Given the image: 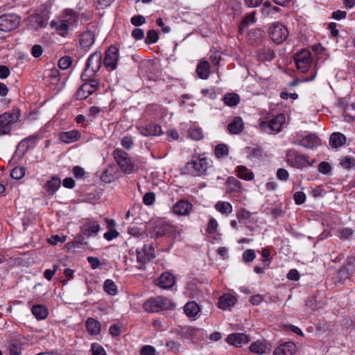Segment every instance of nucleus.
I'll list each match as a JSON object with an SVG mask.
<instances>
[{
    "label": "nucleus",
    "mask_w": 355,
    "mask_h": 355,
    "mask_svg": "<svg viewBox=\"0 0 355 355\" xmlns=\"http://www.w3.org/2000/svg\"><path fill=\"white\" fill-rule=\"evenodd\" d=\"M174 306V303L169 298L157 296L146 300L144 304V309L148 313H155L173 309Z\"/></svg>",
    "instance_id": "1"
},
{
    "label": "nucleus",
    "mask_w": 355,
    "mask_h": 355,
    "mask_svg": "<svg viewBox=\"0 0 355 355\" xmlns=\"http://www.w3.org/2000/svg\"><path fill=\"white\" fill-rule=\"evenodd\" d=\"M113 157L120 170L125 173L130 174L135 171V164L128 153L120 148L113 151Z\"/></svg>",
    "instance_id": "2"
},
{
    "label": "nucleus",
    "mask_w": 355,
    "mask_h": 355,
    "mask_svg": "<svg viewBox=\"0 0 355 355\" xmlns=\"http://www.w3.org/2000/svg\"><path fill=\"white\" fill-rule=\"evenodd\" d=\"M102 64V54L95 51L89 55L86 62L85 69L81 74V79L88 80L89 77L95 76Z\"/></svg>",
    "instance_id": "3"
},
{
    "label": "nucleus",
    "mask_w": 355,
    "mask_h": 355,
    "mask_svg": "<svg viewBox=\"0 0 355 355\" xmlns=\"http://www.w3.org/2000/svg\"><path fill=\"white\" fill-rule=\"evenodd\" d=\"M208 168L207 159L201 156H194L192 159L187 162L184 170L192 176H200L205 173Z\"/></svg>",
    "instance_id": "4"
},
{
    "label": "nucleus",
    "mask_w": 355,
    "mask_h": 355,
    "mask_svg": "<svg viewBox=\"0 0 355 355\" xmlns=\"http://www.w3.org/2000/svg\"><path fill=\"white\" fill-rule=\"evenodd\" d=\"M81 80L83 81V83L80 87L76 94V98L78 101H82L87 98L100 87L99 80L94 77H89L88 80Z\"/></svg>",
    "instance_id": "5"
},
{
    "label": "nucleus",
    "mask_w": 355,
    "mask_h": 355,
    "mask_svg": "<svg viewBox=\"0 0 355 355\" xmlns=\"http://www.w3.org/2000/svg\"><path fill=\"white\" fill-rule=\"evenodd\" d=\"M137 268L139 270H145V265L155 257V249L153 245H144L136 250Z\"/></svg>",
    "instance_id": "6"
},
{
    "label": "nucleus",
    "mask_w": 355,
    "mask_h": 355,
    "mask_svg": "<svg viewBox=\"0 0 355 355\" xmlns=\"http://www.w3.org/2000/svg\"><path fill=\"white\" fill-rule=\"evenodd\" d=\"M19 117L20 111L16 107L11 112L0 115V135L8 133L10 131V124L16 123Z\"/></svg>",
    "instance_id": "7"
},
{
    "label": "nucleus",
    "mask_w": 355,
    "mask_h": 355,
    "mask_svg": "<svg viewBox=\"0 0 355 355\" xmlns=\"http://www.w3.org/2000/svg\"><path fill=\"white\" fill-rule=\"evenodd\" d=\"M20 17L15 14H4L0 16V31H11L18 27Z\"/></svg>",
    "instance_id": "8"
},
{
    "label": "nucleus",
    "mask_w": 355,
    "mask_h": 355,
    "mask_svg": "<svg viewBox=\"0 0 355 355\" xmlns=\"http://www.w3.org/2000/svg\"><path fill=\"white\" fill-rule=\"evenodd\" d=\"M286 160L293 167L301 168L310 165L307 156L299 153L295 150L286 153Z\"/></svg>",
    "instance_id": "9"
},
{
    "label": "nucleus",
    "mask_w": 355,
    "mask_h": 355,
    "mask_svg": "<svg viewBox=\"0 0 355 355\" xmlns=\"http://www.w3.org/2000/svg\"><path fill=\"white\" fill-rule=\"evenodd\" d=\"M285 115L279 114L269 121H261L260 127L268 133L279 132L285 123Z\"/></svg>",
    "instance_id": "10"
},
{
    "label": "nucleus",
    "mask_w": 355,
    "mask_h": 355,
    "mask_svg": "<svg viewBox=\"0 0 355 355\" xmlns=\"http://www.w3.org/2000/svg\"><path fill=\"white\" fill-rule=\"evenodd\" d=\"M269 35L275 43L281 44L287 38L288 31L284 25L276 24L270 28Z\"/></svg>",
    "instance_id": "11"
},
{
    "label": "nucleus",
    "mask_w": 355,
    "mask_h": 355,
    "mask_svg": "<svg viewBox=\"0 0 355 355\" xmlns=\"http://www.w3.org/2000/svg\"><path fill=\"white\" fill-rule=\"evenodd\" d=\"M294 60L297 69L304 73L307 71L311 63V53L303 49L294 55Z\"/></svg>",
    "instance_id": "12"
},
{
    "label": "nucleus",
    "mask_w": 355,
    "mask_h": 355,
    "mask_svg": "<svg viewBox=\"0 0 355 355\" xmlns=\"http://www.w3.org/2000/svg\"><path fill=\"white\" fill-rule=\"evenodd\" d=\"M119 58V49L114 46H111L107 50L104 59V65L109 70L116 68Z\"/></svg>",
    "instance_id": "13"
},
{
    "label": "nucleus",
    "mask_w": 355,
    "mask_h": 355,
    "mask_svg": "<svg viewBox=\"0 0 355 355\" xmlns=\"http://www.w3.org/2000/svg\"><path fill=\"white\" fill-rule=\"evenodd\" d=\"M173 228L171 224L162 220H156L153 227L151 237L158 238L172 232Z\"/></svg>",
    "instance_id": "14"
},
{
    "label": "nucleus",
    "mask_w": 355,
    "mask_h": 355,
    "mask_svg": "<svg viewBox=\"0 0 355 355\" xmlns=\"http://www.w3.org/2000/svg\"><path fill=\"white\" fill-rule=\"evenodd\" d=\"M42 138V134L40 132L31 135L22 139L18 144L19 148H22L24 153H26L29 150L33 148L37 141Z\"/></svg>",
    "instance_id": "15"
},
{
    "label": "nucleus",
    "mask_w": 355,
    "mask_h": 355,
    "mask_svg": "<svg viewBox=\"0 0 355 355\" xmlns=\"http://www.w3.org/2000/svg\"><path fill=\"white\" fill-rule=\"evenodd\" d=\"M192 204L187 200H180L173 206L174 214L178 216L188 215L192 210Z\"/></svg>",
    "instance_id": "16"
},
{
    "label": "nucleus",
    "mask_w": 355,
    "mask_h": 355,
    "mask_svg": "<svg viewBox=\"0 0 355 355\" xmlns=\"http://www.w3.org/2000/svg\"><path fill=\"white\" fill-rule=\"evenodd\" d=\"M296 352V345L293 342H286L275 349L273 355H293Z\"/></svg>",
    "instance_id": "17"
},
{
    "label": "nucleus",
    "mask_w": 355,
    "mask_h": 355,
    "mask_svg": "<svg viewBox=\"0 0 355 355\" xmlns=\"http://www.w3.org/2000/svg\"><path fill=\"white\" fill-rule=\"evenodd\" d=\"M249 341L248 336L245 334H232L227 338V342L235 347H241L242 344H246Z\"/></svg>",
    "instance_id": "18"
},
{
    "label": "nucleus",
    "mask_w": 355,
    "mask_h": 355,
    "mask_svg": "<svg viewBox=\"0 0 355 355\" xmlns=\"http://www.w3.org/2000/svg\"><path fill=\"white\" fill-rule=\"evenodd\" d=\"M139 132L145 136H159L163 132L161 126L157 124H148L146 126H141L139 128Z\"/></svg>",
    "instance_id": "19"
},
{
    "label": "nucleus",
    "mask_w": 355,
    "mask_h": 355,
    "mask_svg": "<svg viewBox=\"0 0 355 355\" xmlns=\"http://www.w3.org/2000/svg\"><path fill=\"white\" fill-rule=\"evenodd\" d=\"M94 42L95 35L90 31H85L80 35V44L85 51L89 50Z\"/></svg>",
    "instance_id": "20"
},
{
    "label": "nucleus",
    "mask_w": 355,
    "mask_h": 355,
    "mask_svg": "<svg viewBox=\"0 0 355 355\" xmlns=\"http://www.w3.org/2000/svg\"><path fill=\"white\" fill-rule=\"evenodd\" d=\"M244 129V123L241 116H235L228 124L227 130L232 135L241 133Z\"/></svg>",
    "instance_id": "21"
},
{
    "label": "nucleus",
    "mask_w": 355,
    "mask_h": 355,
    "mask_svg": "<svg viewBox=\"0 0 355 355\" xmlns=\"http://www.w3.org/2000/svg\"><path fill=\"white\" fill-rule=\"evenodd\" d=\"M82 232L86 236L96 234L100 230V225L96 221H88L81 227Z\"/></svg>",
    "instance_id": "22"
},
{
    "label": "nucleus",
    "mask_w": 355,
    "mask_h": 355,
    "mask_svg": "<svg viewBox=\"0 0 355 355\" xmlns=\"http://www.w3.org/2000/svg\"><path fill=\"white\" fill-rule=\"evenodd\" d=\"M157 284L162 288H170L175 284L174 277L169 272H164L157 279Z\"/></svg>",
    "instance_id": "23"
},
{
    "label": "nucleus",
    "mask_w": 355,
    "mask_h": 355,
    "mask_svg": "<svg viewBox=\"0 0 355 355\" xmlns=\"http://www.w3.org/2000/svg\"><path fill=\"white\" fill-rule=\"evenodd\" d=\"M227 192L230 193H240L242 189L241 182L234 177H229L226 181Z\"/></svg>",
    "instance_id": "24"
},
{
    "label": "nucleus",
    "mask_w": 355,
    "mask_h": 355,
    "mask_svg": "<svg viewBox=\"0 0 355 355\" xmlns=\"http://www.w3.org/2000/svg\"><path fill=\"white\" fill-rule=\"evenodd\" d=\"M196 73L198 76L203 80L209 78L210 74V66L207 61H200L196 67Z\"/></svg>",
    "instance_id": "25"
},
{
    "label": "nucleus",
    "mask_w": 355,
    "mask_h": 355,
    "mask_svg": "<svg viewBox=\"0 0 355 355\" xmlns=\"http://www.w3.org/2000/svg\"><path fill=\"white\" fill-rule=\"evenodd\" d=\"M346 142L345 136L340 132H334L329 138L330 145L335 148L343 146Z\"/></svg>",
    "instance_id": "26"
},
{
    "label": "nucleus",
    "mask_w": 355,
    "mask_h": 355,
    "mask_svg": "<svg viewBox=\"0 0 355 355\" xmlns=\"http://www.w3.org/2000/svg\"><path fill=\"white\" fill-rule=\"evenodd\" d=\"M51 26L54 28L59 35L64 37L67 33L70 25H69L68 21L61 19L58 21H52L51 22Z\"/></svg>",
    "instance_id": "27"
},
{
    "label": "nucleus",
    "mask_w": 355,
    "mask_h": 355,
    "mask_svg": "<svg viewBox=\"0 0 355 355\" xmlns=\"http://www.w3.org/2000/svg\"><path fill=\"white\" fill-rule=\"evenodd\" d=\"M236 298L230 294H224L220 296L218 300V307L221 309L225 310L234 305L236 302Z\"/></svg>",
    "instance_id": "28"
},
{
    "label": "nucleus",
    "mask_w": 355,
    "mask_h": 355,
    "mask_svg": "<svg viewBox=\"0 0 355 355\" xmlns=\"http://www.w3.org/2000/svg\"><path fill=\"white\" fill-rule=\"evenodd\" d=\"M319 139L317 136L313 134L309 135L304 137H303L299 145L306 148H313L318 144Z\"/></svg>",
    "instance_id": "29"
},
{
    "label": "nucleus",
    "mask_w": 355,
    "mask_h": 355,
    "mask_svg": "<svg viewBox=\"0 0 355 355\" xmlns=\"http://www.w3.org/2000/svg\"><path fill=\"white\" fill-rule=\"evenodd\" d=\"M184 311L188 317L194 318L200 312V309L196 302L191 301L184 305Z\"/></svg>",
    "instance_id": "30"
},
{
    "label": "nucleus",
    "mask_w": 355,
    "mask_h": 355,
    "mask_svg": "<svg viewBox=\"0 0 355 355\" xmlns=\"http://www.w3.org/2000/svg\"><path fill=\"white\" fill-rule=\"evenodd\" d=\"M257 58L261 61H271L275 58V53L269 47L264 46L258 51Z\"/></svg>",
    "instance_id": "31"
},
{
    "label": "nucleus",
    "mask_w": 355,
    "mask_h": 355,
    "mask_svg": "<svg viewBox=\"0 0 355 355\" xmlns=\"http://www.w3.org/2000/svg\"><path fill=\"white\" fill-rule=\"evenodd\" d=\"M60 137L63 142L70 144L77 141L80 137V133L74 130L64 132L60 134Z\"/></svg>",
    "instance_id": "32"
},
{
    "label": "nucleus",
    "mask_w": 355,
    "mask_h": 355,
    "mask_svg": "<svg viewBox=\"0 0 355 355\" xmlns=\"http://www.w3.org/2000/svg\"><path fill=\"white\" fill-rule=\"evenodd\" d=\"M86 327L91 335H97L101 331V324L98 321L92 318L87 320Z\"/></svg>",
    "instance_id": "33"
},
{
    "label": "nucleus",
    "mask_w": 355,
    "mask_h": 355,
    "mask_svg": "<svg viewBox=\"0 0 355 355\" xmlns=\"http://www.w3.org/2000/svg\"><path fill=\"white\" fill-rule=\"evenodd\" d=\"M214 208L217 211L225 215H228L233 211L232 205L230 202L225 201L217 202L214 205Z\"/></svg>",
    "instance_id": "34"
},
{
    "label": "nucleus",
    "mask_w": 355,
    "mask_h": 355,
    "mask_svg": "<svg viewBox=\"0 0 355 355\" xmlns=\"http://www.w3.org/2000/svg\"><path fill=\"white\" fill-rule=\"evenodd\" d=\"M61 184V180L60 178L53 177L46 184V192L49 195L54 194L56 191L59 189Z\"/></svg>",
    "instance_id": "35"
},
{
    "label": "nucleus",
    "mask_w": 355,
    "mask_h": 355,
    "mask_svg": "<svg viewBox=\"0 0 355 355\" xmlns=\"http://www.w3.org/2000/svg\"><path fill=\"white\" fill-rule=\"evenodd\" d=\"M224 103L229 107H235L240 102V97L236 93H227L223 98Z\"/></svg>",
    "instance_id": "36"
},
{
    "label": "nucleus",
    "mask_w": 355,
    "mask_h": 355,
    "mask_svg": "<svg viewBox=\"0 0 355 355\" xmlns=\"http://www.w3.org/2000/svg\"><path fill=\"white\" fill-rule=\"evenodd\" d=\"M236 172L238 173V176L241 179H243L248 181L254 179V175L253 173L245 166H238L236 168Z\"/></svg>",
    "instance_id": "37"
},
{
    "label": "nucleus",
    "mask_w": 355,
    "mask_h": 355,
    "mask_svg": "<svg viewBox=\"0 0 355 355\" xmlns=\"http://www.w3.org/2000/svg\"><path fill=\"white\" fill-rule=\"evenodd\" d=\"M32 313L37 319H44L48 315L47 309L43 305H34Z\"/></svg>",
    "instance_id": "38"
},
{
    "label": "nucleus",
    "mask_w": 355,
    "mask_h": 355,
    "mask_svg": "<svg viewBox=\"0 0 355 355\" xmlns=\"http://www.w3.org/2000/svg\"><path fill=\"white\" fill-rule=\"evenodd\" d=\"M250 352L259 354H263L266 352L267 346L259 341L252 343L250 346Z\"/></svg>",
    "instance_id": "39"
},
{
    "label": "nucleus",
    "mask_w": 355,
    "mask_h": 355,
    "mask_svg": "<svg viewBox=\"0 0 355 355\" xmlns=\"http://www.w3.org/2000/svg\"><path fill=\"white\" fill-rule=\"evenodd\" d=\"M105 292L110 295H115L117 294V286L112 279H106L103 284Z\"/></svg>",
    "instance_id": "40"
},
{
    "label": "nucleus",
    "mask_w": 355,
    "mask_h": 355,
    "mask_svg": "<svg viewBox=\"0 0 355 355\" xmlns=\"http://www.w3.org/2000/svg\"><path fill=\"white\" fill-rule=\"evenodd\" d=\"M63 17L64 18L62 19V20L68 21L69 25H71L73 23L77 21L78 15L72 9H66L64 11Z\"/></svg>",
    "instance_id": "41"
},
{
    "label": "nucleus",
    "mask_w": 355,
    "mask_h": 355,
    "mask_svg": "<svg viewBox=\"0 0 355 355\" xmlns=\"http://www.w3.org/2000/svg\"><path fill=\"white\" fill-rule=\"evenodd\" d=\"M30 21L35 24V28L44 27L46 25L45 19L39 14L32 15L29 17Z\"/></svg>",
    "instance_id": "42"
},
{
    "label": "nucleus",
    "mask_w": 355,
    "mask_h": 355,
    "mask_svg": "<svg viewBox=\"0 0 355 355\" xmlns=\"http://www.w3.org/2000/svg\"><path fill=\"white\" fill-rule=\"evenodd\" d=\"M229 153V148L226 144H220L216 146L214 153L216 157L222 158L227 156Z\"/></svg>",
    "instance_id": "43"
},
{
    "label": "nucleus",
    "mask_w": 355,
    "mask_h": 355,
    "mask_svg": "<svg viewBox=\"0 0 355 355\" xmlns=\"http://www.w3.org/2000/svg\"><path fill=\"white\" fill-rule=\"evenodd\" d=\"M347 271V272H350V274H353L355 271V257H349L347 259V265L345 266H343L340 269V274L341 275L342 272H345V271Z\"/></svg>",
    "instance_id": "44"
},
{
    "label": "nucleus",
    "mask_w": 355,
    "mask_h": 355,
    "mask_svg": "<svg viewBox=\"0 0 355 355\" xmlns=\"http://www.w3.org/2000/svg\"><path fill=\"white\" fill-rule=\"evenodd\" d=\"M188 134L191 139L196 141L202 139L204 137L203 132L200 128H190Z\"/></svg>",
    "instance_id": "45"
},
{
    "label": "nucleus",
    "mask_w": 355,
    "mask_h": 355,
    "mask_svg": "<svg viewBox=\"0 0 355 355\" xmlns=\"http://www.w3.org/2000/svg\"><path fill=\"white\" fill-rule=\"evenodd\" d=\"M263 150L259 148H249L248 158L251 159H259L263 157Z\"/></svg>",
    "instance_id": "46"
},
{
    "label": "nucleus",
    "mask_w": 355,
    "mask_h": 355,
    "mask_svg": "<svg viewBox=\"0 0 355 355\" xmlns=\"http://www.w3.org/2000/svg\"><path fill=\"white\" fill-rule=\"evenodd\" d=\"M25 175V168L22 166H16L15 167L11 173L10 176L12 178L15 180H19L22 178Z\"/></svg>",
    "instance_id": "47"
},
{
    "label": "nucleus",
    "mask_w": 355,
    "mask_h": 355,
    "mask_svg": "<svg viewBox=\"0 0 355 355\" xmlns=\"http://www.w3.org/2000/svg\"><path fill=\"white\" fill-rule=\"evenodd\" d=\"M340 165L345 169H350L355 166V159L354 157L346 156L342 159Z\"/></svg>",
    "instance_id": "48"
},
{
    "label": "nucleus",
    "mask_w": 355,
    "mask_h": 355,
    "mask_svg": "<svg viewBox=\"0 0 355 355\" xmlns=\"http://www.w3.org/2000/svg\"><path fill=\"white\" fill-rule=\"evenodd\" d=\"M242 257L245 263L252 262L256 258L255 251L252 249H248L243 252Z\"/></svg>",
    "instance_id": "49"
},
{
    "label": "nucleus",
    "mask_w": 355,
    "mask_h": 355,
    "mask_svg": "<svg viewBox=\"0 0 355 355\" xmlns=\"http://www.w3.org/2000/svg\"><path fill=\"white\" fill-rule=\"evenodd\" d=\"M218 224L216 220L214 218L211 217L207 223V232L209 234L216 233L218 229Z\"/></svg>",
    "instance_id": "50"
},
{
    "label": "nucleus",
    "mask_w": 355,
    "mask_h": 355,
    "mask_svg": "<svg viewBox=\"0 0 355 355\" xmlns=\"http://www.w3.org/2000/svg\"><path fill=\"white\" fill-rule=\"evenodd\" d=\"M158 34L155 30H150L147 33V36L145 39V42L147 44L155 43L158 40Z\"/></svg>",
    "instance_id": "51"
},
{
    "label": "nucleus",
    "mask_w": 355,
    "mask_h": 355,
    "mask_svg": "<svg viewBox=\"0 0 355 355\" xmlns=\"http://www.w3.org/2000/svg\"><path fill=\"white\" fill-rule=\"evenodd\" d=\"M72 64V59L69 56H64L58 61V66L62 69H68Z\"/></svg>",
    "instance_id": "52"
},
{
    "label": "nucleus",
    "mask_w": 355,
    "mask_h": 355,
    "mask_svg": "<svg viewBox=\"0 0 355 355\" xmlns=\"http://www.w3.org/2000/svg\"><path fill=\"white\" fill-rule=\"evenodd\" d=\"M92 355H107L104 348L98 343H93L91 347Z\"/></svg>",
    "instance_id": "53"
},
{
    "label": "nucleus",
    "mask_w": 355,
    "mask_h": 355,
    "mask_svg": "<svg viewBox=\"0 0 355 355\" xmlns=\"http://www.w3.org/2000/svg\"><path fill=\"white\" fill-rule=\"evenodd\" d=\"M101 180L106 183H110L114 180V175L110 172L109 169H105L101 175Z\"/></svg>",
    "instance_id": "54"
},
{
    "label": "nucleus",
    "mask_w": 355,
    "mask_h": 355,
    "mask_svg": "<svg viewBox=\"0 0 355 355\" xmlns=\"http://www.w3.org/2000/svg\"><path fill=\"white\" fill-rule=\"evenodd\" d=\"M155 201V194L153 192H148L143 197L144 205L150 206L154 204Z\"/></svg>",
    "instance_id": "55"
},
{
    "label": "nucleus",
    "mask_w": 355,
    "mask_h": 355,
    "mask_svg": "<svg viewBox=\"0 0 355 355\" xmlns=\"http://www.w3.org/2000/svg\"><path fill=\"white\" fill-rule=\"evenodd\" d=\"M239 220H248L251 216V213L244 208L240 209L236 215Z\"/></svg>",
    "instance_id": "56"
},
{
    "label": "nucleus",
    "mask_w": 355,
    "mask_h": 355,
    "mask_svg": "<svg viewBox=\"0 0 355 355\" xmlns=\"http://www.w3.org/2000/svg\"><path fill=\"white\" fill-rule=\"evenodd\" d=\"M133 144V139L131 136L123 137L121 139L122 146L127 150L132 148Z\"/></svg>",
    "instance_id": "57"
},
{
    "label": "nucleus",
    "mask_w": 355,
    "mask_h": 355,
    "mask_svg": "<svg viewBox=\"0 0 355 355\" xmlns=\"http://www.w3.org/2000/svg\"><path fill=\"white\" fill-rule=\"evenodd\" d=\"M293 198L295 202L298 205L303 204L306 200V195L302 191L296 192L294 194Z\"/></svg>",
    "instance_id": "58"
},
{
    "label": "nucleus",
    "mask_w": 355,
    "mask_h": 355,
    "mask_svg": "<svg viewBox=\"0 0 355 355\" xmlns=\"http://www.w3.org/2000/svg\"><path fill=\"white\" fill-rule=\"evenodd\" d=\"M318 171L323 174H329L331 171V167L328 162H322L318 166Z\"/></svg>",
    "instance_id": "59"
},
{
    "label": "nucleus",
    "mask_w": 355,
    "mask_h": 355,
    "mask_svg": "<svg viewBox=\"0 0 355 355\" xmlns=\"http://www.w3.org/2000/svg\"><path fill=\"white\" fill-rule=\"evenodd\" d=\"M255 15L256 12L253 11L245 17L241 22L242 25L248 26L249 24L254 23L255 21Z\"/></svg>",
    "instance_id": "60"
},
{
    "label": "nucleus",
    "mask_w": 355,
    "mask_h": 355,
    "mask_svg": "<svg viewBox=\"0 0 355 355\" xmlns=\"http://www.w3.org/2000/svg\"><path fill=\"white\" fill-rule=\"evenodd\" d=\"M305 305L308 309L314 311L317 309L316 299L314 296H310L305 300Z\"/></svg>",
    "instance_id": "61"
},
{
    "label": "nucleus",
    "mask_w": 355,
    "mask_h": 355,
    "mask_svg": "<svg viewBox=\"0 0 355 355\" xmlns=\"http://www.w3.org/2000/svg\"><path fill=\"white\" fill-rule=\"evenodd\" d=\"M131 23L135 26H141L146 23V19L142 15H135L131 18Z\"/></svg>",
    "instance_id": "62"
},
{
    "label": "nucleus",
    "mask_w": 355,
    "mask_h": 355,
    "mask_svg": "<svg viewBox=\"0 0 355 355\" xmlns=\"http://www.w3.org/2000/svg\"><path fill=\"white\" fill-rule=\"evenodd\" d=\"M156 350L151 345H145L141 349V355H155Z\"/></svg>",
    "instance_id": "63"
},
{
    "label": "nucleus",
    "mask_w": 355,
    "mask_h": 355,
    "mask_svg": "<svg viewBox=\"0 0 355 355\" xmlns=\"http://www.w3.org/2000/svg\"><path fill=\"white\" fill-rule=\"evenodd\" d=\"M43 53V48L41 45L35 44L32 47L31 54L34 58H40Z\"/></svg>",
    "instance_id": "64"
}]
</instances>
